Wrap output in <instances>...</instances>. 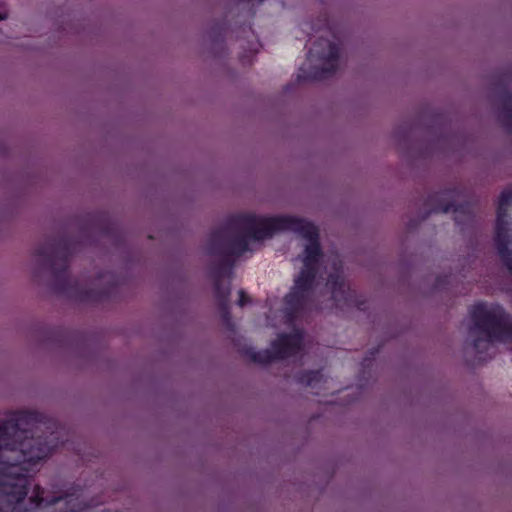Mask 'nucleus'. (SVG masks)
<instances>
[{"label":"nucleus","mask_w":512,"mask_h":512,"mask_svg":"<svg viewBox=\"0 0 512 512\" xmlns=\"http://www.w3.org/2000/svg\"><path fill=\"white\" fill-rule=\"evenodd\" d=\"M7 18V9L4 3L0 2V20Z\"/></svg>","instance_id":"b1692460"},{"label":"nucleus","mask_w":512,"mask_h":512,"mask_svg":"<svg viewBox=\"0 0 512 512\" xmlns=\"http://www.w3.org/2000/svg\"><path fill=\"white\" fill-rule=\"evenodd\" d=\"M222 325L228 330L233 332L235 330V324L232 321L229 303L218 305Z\"/></svg>","instance_id":"6ab92c4d"},{"label":"nucleus","mask_w":512,"mask_h":512,"mask_svg":"<svg viewBox=\"0 0 512 512\" xmlns=\"http://www.w3.org/2000/svg\"><path fill=\"white\" fill-rule=\"evenodd\" d=\"M378 354V349H374L369 351L367 356L363 359L362 366L363 368L369 367L372 361L375 359L376 355Z\"/></svg>","instance_id":"412c9836"},{"label":"nucleus","mask_w":512,"mask_h":512,"mask_svg":"<svg viewBox=\"0 0 512 512\" xmlns=\"http://www.w3.org/2000/svg\"><path fill=\"white\" fill-rule=\"evenodd\" d=\"M303 335L300 331L283 333L272 342L276 358L284 360L298 354L302 349Z\"/></svg>","instance_id":"9b49d317"},{"label":"nucleus","mask_w":512,"mask_h":512,"mask_svg":"<svg viewBox=\"0 0 512 512\" xmlns=\"http://www.w3.org/2000/svg\"><path fill=\"white\" fill-rule=\"evenodd\" d=\"M495 96L499 102L498 120L504 130L512 134V91L507 80L501 79L496 84Z\"/></svg>","instance_id":"9d476101"},{"label":"nucleus","mask_w":512,"mask_h":512,"mask_svg":"<svg viewBox=\"0 0 512 512\" xmlns=\"http://www.w3.org/2000/svg\"><path fill=\"white\" fill-rule=\"evenodd\" d=\"M236 221L246 227L250 231L251 236L257 240L270 238L274 234L283 231L295 232L308 240V244L304 249V266L317 267L323 255L319 242L318 228L312 222L305 219L286 215L272 217L241 216Z\"/></svg>","instance_id":"20e7f679"},{"label":"nucleus","mask_w":512,"mask_h":512,"mask_svg":"<svg viewBox=\"0 0 512 512\" xmlns=\"http://www.w3.org/2000/svg\"><path fill=\"white\" fill-rule=\"evenodd\" d=\"M244 232L242 235H231L232 258L235 260L249 250L248 240L251 239L248 237L247 232Z\"/></svg>","instance_id":"f3484780"},{"label":"nucleus","mask_w":512,"mask_h":512,"mask_svg":"<svg viewBox=\"0 0 512 512\" xmlns=\"http://www.w3.org/2000/svg\"><path fill=\"white\" fill-rule=\"evenodd\" d=\"M327 284L331 289L332 299L337 306H355L361 311L366 309V301L362 296H358L356 291L346 285L341 272L334 271L330 273Z\"/></svg>","instance_id":"1a4fd4ad"},{"label":"nucleus","mask_w":512,"mask_h":512,"mask_svg":"<svg viewBox=\"0 0 512 512\" xmlns=\"http://www.w3.org/2000/svg\"><path fill=\"white\" fill-rule=\"evenodd\" d=\"M235 259L222 257L220 261H212L209 265V275L212 280L223 281L224 278H231Z\"/></svg>","instance_id":"ddd939ff"},{"label":"nucleus","mask_w":512,"mask_h":512,"mask_svg":"<svg viewBox=\"0 0 512 512\" xmlns=\"http://www.w3.org/2000/svg\"><path fill=\"white\" fill-rule=\"evenodd\" d=\"M324 376L321 370H305L301 371L295 376V380L298 384L317 388L318 385L323 381Z\"/></svg>","instance_id":"dca6fc26"},{"label":"nucleus","mask_w":512,"mask_h":512,"mask_svg":"<svg viewBox=\"0 0 512 512\" xmlns=\"http://www.w3.org/2000/svg\"><path fill=\"white\" fill-rule=\"evenodd\" d=\"M402 129H403L402 127H399V128L397 129V131H396V135H397V136H399V137H400V136L402 135V133H403Z\"/></svg>","instance_id":"393cba45"},{"label":"nucleus","mask_w":512,"mask_h":512,"mask_svg":"<svg viewBox=\"0 0 512 512\" xmlns=\"http://www.w3.org/2000/svg\"><path fill=\"white\" fill-rule=\"evenodd\" d=\"M241 216L257 217L256 215L249 213L237 214L229 217L222 227H219L210 233L207 243V252L209 255L232 258L231 232L240 230L246 231L250 239L258 241L251 236L250 231L246 227L240 225L236 221L237 218Z\"/></svg>","instance_id":"6e6552de"},{"label":"nucleus","mask_w":512,"mask_h":512,"mask_svg":"<svg viewBox=\"0 0 512 512\" xmlns=\"http://www.w3.org/2000/svg\"><path fill=\"white\" fill-rule=\"evenodd\" d=\"M308 59L324 62V66H312L306 69L301 66L297 75L299 82L324 80L334 75L338 69L339 47L329 39H317L308 51Z\"/></svg>","instance_id":"39448f33"},{"label":"nucleus","mask_w":512,"mask_h":512,"mask_svg":"<svg viewBox=\"0 0 512 512\" xmlns=\"http://www.w3.org/2000/svg\"><path fill=\"white\" fill-rule=\"evenodd\" d=\"M511 203L512 186L510 188L504 189L499 196L496 211L497 217L495 224L494 245L501 262L512 275V250L509 249V246L512 243V234L510 233L512 231V223L508 215V208Z\"/></svg>","instance_id":"423d86ee"},{"label":"nucleus","mask_w":512,"mask_h":512,"mask_svg":"<svg viewBox=\"0 0 512 512\" xmlns=\"http://www.w3.org/2000/svg\"><path fill=\"white\" fill-rule=\"evenodd\" d=\"M72 246L73 243L68 237L60 236L46 239L34 250V255L42 266L53 274V290L80 302L101 303L109 300L117 291L114 281L102 288H80L71 282L68 268Z\"/></svg>","instance_id":"f03ea898"},{"label":"nucleus","mask_w":512,"mask_h":512,"mask_svg":"<svg viewBox=\"0 0 512 512\" xmlns=\"http://www.w3.org/2000/svg\"><path fill=\"white\" fill-rule=\"evenodd\" d=\"M456 194L457 190L454 188L435 192L428 196L427 204L430 206L431 212L447 213L452 211L457 225H469L474 220L476 205L470 201L455 204Z\"/></svg>","instance_id":"0eeeda50"},{"label":"nucleus","mask_w":512,"mask_h":512,"mask_svg":"<svg viewBox=\"0 0 512 512\" xmlns=\"http://www.w3.org/2000/svg\"><path fill=\"white\" fill-rule=\"evenodd\" d=\"M317 274V267L304 266L294 281V287L312 293Z\"/></svg>","instance_id":"4468645a"},{"label":"nucleus","mask_w":512,"mask_h":512,"mask_svg":"<svg viewBox=\"0 0 512 512\" xmlns=\"http://www.w3.org/2000/svg\"><path fill=\"white\" fill-rule=\"evenodd\" d=\"M472 325L468 332L473 336L480 332L484 337H476L471 343L478 362H486L496 354L495 342L512 340V315L499 304L480 302L469 310Z\"/></svg>","instance_id":"7ed1b4c3"},{"label":"nucleus","mask_w":512,"mask_h":512,"mask_svg":"<svg viewBox=\"0 0 512 512\" xmlns=\"http://www.w3.org/2000/svg\"><path fill=\"white\" fill-rule=\"evenodd\" d=\"M450 277L447 275L444 276H437L435 280V288L436 289H444L445 285L449 283Z\"/></svg>","instance_id":"4be33fe9"},{"label":"nucleus","mask_w":512,"mask_h":512,"mask_svg":"<svg viewBox=\"0 0 512 512\" xmlns=\"http://www.w3.org/2000/svg\"><path fill=\"white\" fill-rule=\"evenodd\" d=\"M243 354L251 361L260 364H269L278 360V358H276L275 350L272 347L270 349L260 351H255L253 347H247L243 349Z\"/></svg>","instance_id":"2eb2a0df"},{"label":"nucleus","mask_w":512,"mask_h":512,"mask_svg":"<svg viewBox=\"0 0 512 512\" xmlns=\"http://www.w3.org/2000/svg\"><path fill=\"white\" fill-rule=\"evenodd\" d=\"M213 281V289L214 296L217 300V304H226L229 303L230 296V284L224 286L222 281L220 280H212Z\"/></svg>","instance_id":"a211bd4d"},{"label":"nucleus","mask_w":512,"mask_h":512,"mask_svg":"<svg viewBox=\"0 0 512 512\" xmlns=\"http://www.w3.org/2000/svg\"><path fill=\"white\" fill-rule=\"evenodd\" d=\"M311 293L293 287L284 297V315L288 323H293L298 315L305 309Z\"/></svg>","instance_id":"f8f14e48"},{"label":"nucleus","mask_w":512,"mask_h":512,"mask_svg":"<svg viewBox=\"0 0 512 512\" xmlns=\"http://www.w3.org/2000/svg\"><path fill=\"white\" fill-rule=\"evenodd\" d=\"M225 33H226V24L225 23L217 24L211 31V34H213V41L221 42V44H223Z\"/></svg>","instance_id":"aec40b11"},{"label":"nucleus","mask_w":512,"mask_h":512,"mask_svg":"<svg viewBox=\"0 0 512 512\" xmlns=\"http://www.w3.org/2000/svg\"><path fill=\"white\" fill-rule=\"evenodd\" d=\"M58 423L37 411H21L0 423V512L24 508L28 473L59 444Z\"/></svg>","instance_id":"f257e3e1"},{"label":"nucleus","mask_w":512,"mask_h":512,"mask_svg":"<svg viewBox=\"0 0 512 512\" xmlns=\"http://www.w3.org/2000/svg\"><path fill=\"white\" fill-rule=\"evenodd\" d=\"M250 302V298L249 296L245 293L244 290H240L239 291V299H238V305L240 307H243L245 306L246 304H248Z\"/></svg>","instance_id":"5701e85b"}]
</instances>
